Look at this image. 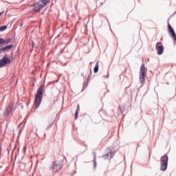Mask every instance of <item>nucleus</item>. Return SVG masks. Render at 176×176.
Returning <instances> with one entry per match:
<instances>
[{
    "mask_svg": "<svg viewBox=\"0 0 176 176\" xmlns=\"http://www.w3.org/2000/svg\"><path fill=\"white\" fill-rule=\"evenodd\" d=\"M80 109V107H79V105L77 106V109L76 110V112H75V120H76V119H78V115L79 113V110Z\"/></svg>",
    "mask_w": 176,
    "mask_h": 176,
    "instance_id": "nucleus-13",
    "label": "nucleus"
},
{
    "mask_svg": "<svg viewBox=\"0 0 176 176\" xmlns=\"http://www.w3.org/2000/svg\"><path fill=\"white\" fill-rule=\"evenodd\" d=\"M113 157V152H112V150L111 148H109L106 151L105 155H103V159H112Z\"/></svg>",
    "mask_w": 176,
    "mask_h": 176,
    "instance_id": "nucleus-8",
    "label": "nucleus"
},
{
    "mask_svg": "<svg viewBox=\"0 0 176 176\" xmlns=\"http://www.w3.org/2000/svg\"><path fill=\"white\" fill-rule=\"evenodd\" d=\"M156 50L159 56L163 54V52H164V47H163V43H157L156 44Z\"/></svg>",
    "mask_w": 176,
    "mask_h": 176,
    "instance_id": "nucleus-7",
    "label": "nucleus"
},
{
    "mask_svg": "<svg viewBox=\"0 0 176 176\" xmlns=\"http://www.w3.org/2000/svg\"><path fill=\"white\" fill-rule=\"evenodd\" d=\"M3 38H0V47L1 46H3Z\"/></svg>",
    "mask_w": 176,
    "mask_h": 176,
    "instance_id": "nucleus-16",
    "label": "nucleus"
},
{
    "mask_svg": "<svg viewBox=\"0 0 176 176\" xmlns=\"http://www.w3.org/2000/svg\"><path fill=\"white\" fill-rule=\"evenodd\" d=\"M146 76V69H145V65L142 64L140 68V80L141 83H144L145 82V78Z\"/></svg>",
    "mask_w": 176,
    "mask_h": 176,
    "instance_id": "nucleus-4",
    "label": "nucleus"
},
{
    "mask_svg": "<svg viewBox=\"0 0 176 176\" xmlns=\"http://www.w3.org/2000/svg\"><path fill=\"white\" fill-rule=\"evenodd\" d=\"M10 63H11L10 58H9L6 56H4L0 60V67H5V65H6V64H10Z\"/></svg>",
    "mask_w": 176,
    "mask_h": 176,
    "instance_id": "nucleus-6",
    "label": "nucleus"
},
{
    "mask_svg": "<svg viewBox=\"0 0 176 176\" xmlns=\"http://www.w3.org/2000/svg\"><path fill=\"white\" fill-rule=\"evenodd\" d=\"M54 123V120H47L45 124V126L47 127V129H49V127H52L53 126V124Z\"/></svg>",
    "mask_w": 176,
    "mask_h": 176,
    "instance_id": "nucleus-10",
    "label": "nucleus"
},
{
    "mask_svg": "<svg viewBox=\"0 0 176 176\" xmlns=\"http://www.w3.org/2000/svg\"><path fill=\"white\" fill-rule=\"evenodd\" d=\"M47 3H50V0H41L33 4V10L34 12H39L42 8H45Z\"/></svg>",
    "mask_w": 176,
    "mask_h": 176,
    "instance_id": "nucleus-2",
    "label": "nucleus"
},
{
    "mask_svg": "<svg viewBox=\"0 0 176 176\" xmlns=\"http://www.w3.org/2000/svg\"><path fill=\"white\" fill-rule=\"evenodd\" d=\"M43 93H45V85L42 84L36 91L34 100V109H37L42 102V98L43 97Z\"/></svg>",
    "mask_w": 176,
    "mask_h": 176,
    "instance_id": "nucleus-1",
    "label": "nucleus"
},
{
    "mask_svg": "<svg viewBox=\"0 0 176 176\" xmlns=\"http://www.w3.org/2000/svg\"><path fill=\"white\" fill-rule=\"evenodd\" d=\"M8 109H9V111L8 112H10L12 111V107H8Z\"/></svg>",
    "mask_w": 176,
    "mask_h": 176,
    "instance_id": "nucleus-17",
    "label": "nucleus"
},
{
    "mask_svg": "<svg viewBox=\"0 0 176 176\" xmlns=\"http://www.w3.org/2000/svg\"><path fill=\"white\" fill-rule=\"evenodd\" d=\"M100 67V65H98V62H97L96 63V66H95V67H94V72L95 73V74H97L98 72V67Z\"/></svg>",
    "mask_w": 176,
    "mask_h": 176,
    "instance_id": "nucleus-14",
    "label": "nucleus"
},
{
    "mask_svg": "<svg viewBox=\"0 0 176 176\" xmlns=\"http://www.w3.org/2000/svg\"><path fill=\"white\" fill-rule=\"evenodd\" d=\"M50 170L53 173H57L61 170V165L56 162H53L50 166Z\"/></svg>",
    "mask_w": 176,
    "mask_h": 176,
    "instance_id": "nucleus-5",
    "label": "nucleus"
},
{
    "mask_svg": "<svg viewBox=\"0 0 176 176\" xmlns=\"http://www.w3.org/2000/svg\"><path fill=\"white\" fill-rule=\"evenodd\" d=\"M12 47H13V45H7L3 48H1L0 50L1 52H6V50H10V49H12Z\"/></svg>",
    "mask_w": 176,
    "mask_h": 176,
    "instance_id": "nucleus-11",
    "label": "nucleus"
},
{
    "mask_svg": "<svg viewBox=\"0 0 176 176\" xmlns=\"http://www.w3.org/2000/svg\"><path fill=\"white\" fill-rule=\"evenodd\" d=\"M161 170L162 171H166L167 170V164L168 163V156L167 155H164L161 157Z\"/></svg>",
    "mask_w": 176,
    "mask_h": 176,
    "instance_id": "nucleus-3",
    "label": "nucleus"
},
{
    "mask_svg": "<svg viewBox=\"0 0 176 176\" xmlns=\"http://www.w3.org/2000/svg\"><path fill=\"white\" fill-rule=\"evenodd\" d=\"M6 28H8L7 25L1 26L0 31H5V30H6Z\"/></svg>",
    "mask_w": 176,
    "mask_h": 176,
    "instance_id": "nucleus-15",
    "label": "nucleus"
},
{
    "mask_svg": "<svg viewBox=\"0 0 176 176\" xmlns=\"http://www.w3.org/2000/svg\"><path fill=\"white\" fill-rule=\"evenodd\" d=\"M10 42H12V39L10 38L6 39L3 38V45H8V43H10Z\"/></svg>",
    "mask_w": 176,
    "mask_h": 176,
    "instance_id": "nucleus-12",
    "label": "nucleus"
},
{
    "mask_svg": "<svg viewBox=\"0 0 176 176\" xmlns=\"http://www.w3.org/2000/svg\"><path fill=\"white\" fill-rule=\"evenodd\" d=\"M20 27H23V23H21Z\"/></svg>",
    "mask_w": 176,
    "mask_h": 176,
    "instance_id": "nucleus-18",
    "label": "nucleus"
},
{
    "mask_svg": "<svg viewBox=\"0 0 176 176\" xmlns=\"http://www.w3.org/2000/svg\"><path fill=\"white\" fill-rule=\"evenodd\" d=\"M168 31L170 34H171V36L174 41H176V34L175 32L174 31V29L171 27V25L170 23L168 24Z\"/></svg>",
    "mask_w": 176,
    "mask_h": 176,
    "instance_id": "nucleus-9",
    "label": "nucleus"
}]
</instances>
